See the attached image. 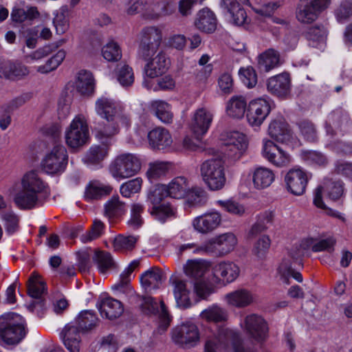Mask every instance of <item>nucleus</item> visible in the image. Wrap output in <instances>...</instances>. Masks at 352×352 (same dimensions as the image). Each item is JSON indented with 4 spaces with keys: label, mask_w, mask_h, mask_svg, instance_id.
Returning <instances> with one entry per match:
<instances>
[{
    "label": "nucleus",
    "mask_w": 352,
    "mask_h": 352,
    "mask_svg": "<svg viewBox=\"0 0 352 352\" xmlns=\"http://www.w3.org/2000/svg\"><path fill=\"white\" fill-rule=\"evenodd\" d=\"M95 111L106 120L94 126L95 136L100 142L111 144L113 137L118 133L120 124L128 126L129 120L121 112L120 104L113 98L101 96L95 102Z\"/></svg>",
    "instance_id": "obj_1"
},
{
    "label": "nucleus",
    "mask_w": 352,
    "mask_h": 352,
    "mask_svg": "<svg viewBox=\"0 0 352 352\" xmlns=\"http://www.w3.org/2000/svg\"><path fill=\"white\" fill-rule=\"evenodd\" d=\"M47 185L36 171L25 173L20 181L12 184L8 191L14 195V202L21 210H31L36 207L47 193Z\"/></svg>",
    "instance_id": "obj_2"
},
{
    "label": "nucleus",
    "mask_w": 352,
    "mask_h": 352,
    "mask_svg": "<svg viewBox=\"0 0 352 352\" xmlns=\"http://www.w3.org/2000/svg\"><path fill=\"white\" fill-rule=\"evenodd\" d=\"M206 338L204 352H258L255 342L245 343L239 332L229 328L221 327Z\"/></svg>",
    "instance_id": "obj_3"
},
{
    "label": "nucleus",
    "mask_w": 352,
    "mask_h": 352,
    "mask_svg": "<svg viewBox=\"0 0 352 352\" xmlns=\"http://www.w3.org/2000/svg\"><path fill=\"white\" fill-rule=\"evenodd\" d=\"M95 313L90 310L82 311L74 321L65 326L60 333V338L69 352H79L81 343L80 333H86L98 324Z\"/></svg>",
    "instance_id": "obj_4"
},
{
    "label": "nucleus",
    "mask_w": 352,
    "mask_h": 352,
    "mask_svg": "<svg viewBox=\"0 0 352 352\" xmlns=\"http://www.w3.org/2000/svg\"><path fill=\"white\" fill-rule=\"evenodd\" d=\"M25 335V322L21 315L12 312L0 316V341L9 345L16 344Z\"/></svg>",
    "instance_id": "obj_5"
},
{
    "label": "nucleus",
    "mask_w": 352,
    "mask_h": 352,
    "mask_svg": "<svg viewBox=\"0 0 352 352\" xmlns=\"http://www.w3.org/2000/svg\"><path fill=\"white\" fill-rule=\"evenodd\" d=\"M142 168L140 156L132 153L118 155L109 164V172L117 181L130 178L137 175Z\"/></svg>",
    "instance_id": "obj_6"
},
{
    "label": "nucleus",
    "mask_w": 352,
    "mask_h": 352,
    "mask_svg": "<svg viewBox=\"0 0 352 352\" xmlns=\"http://www.w3.org/2000/svg\"><path fill=\"white\" fill-rule=\"evenodd\" d=\"M225 157H212L202 162L200 174L203 181L211 190L222 189L226 182Z\"/></svg>",
    "instance_id": "obj_7"
},
{
    "label": "nucleus",
    "mask_w": 352,
    "mask_h": 352,
    "mask_svg": "<svg viewBox=\"0 0 352 352\" xmlns=\"http://www.w3.org/2000/svg\"><path fill=\"white\" fill-rule=\"evenodd\" d=\"M65 140L68 147L79 149L86 145L89 140L87 119L83 114L76 115L65 128Z\"/></svg>",
    "instance_id": "obj_8"
},
{
    "label": "nucleus",
    "mask_w": 352,
    "mask_h": 352,
    "mask_svg": "<svg viewBox=\"0 0 352 352\" xmlns=\"http://www.w3.org/2000/svg\"><path fill=\"white\" fill-rule=\"evenodd\" d=\"M162 41V30L154 25L142 29L139 36L138 54L141 58H148L158 51Z\"/></svg>",
    "instance_id": "obj_9"
},
{
    "label": "nucleus",
    "mask_w": 352,
    "mask_h": 352,
    "mask_svg": "<svg viewBox=\"0 0 352 352\" xmlns=\"http://www.w3.org/2000/svg\"><path fill=\"white\" fill-rule=\"evenodd\" d=\"M244 333L256 344H262L268 338L269 327L267 321L260 315L250 314L240 322Z\"/></svg>",
    "instance_id": "obj_10"
},
{
    "label": "nucleus",
    "mask_w": 352,
    "mask_h": 352,
    "mask_svg": "<svg viewBox=\"0 0 352 352\" xmlns=\"http://www.w3.org/2000/svg\"><path fill=\"white\" fill-rule=\"evenodd\" d=\"M330 3L331 0H300L296 11V19L301 23H311L329 7Z\"/></svg>",
    "instance_id": "obj_11"
},
{
    "label": "nucleus",
    "mask_w": 352,
    "mask_h": 352,
    "mask_svg": "<svg viewBox=\"0 0 352 352\" xmlns=\"http://www.w3.org/2000/svg\"><path fill=\"white\" fill-rule=\"evenodd\" d=\"M172 339L175 344L183 348L194 347L200 340L199 329L193 322H184L173 329Z\"/></svg>",
    "instance_id": "obj_12"
},
{
    "label": "nucleus",
    "mask_w": 352,
    "mask_h": 352,
    "mask_svg": "<svg viewBox=\"0 0 352 352\" xmlns=\"http://www.w3.org/2000/svg\"><path fill=\"white\" fill-rule=\"evenodd\" d=\"M67 164V150L63 145H56L47 153L42 160L41 166L48 174L63 172Z\"/></svg>",
    "instance_id": "obj_13"
},
{
    "label": "nucleus",
    "mask_w": 352,
    "mask_h": 352,
    "mask_svg": "<svg viewBox=\"0 0 352 352\" xmlns=\"http://www.w3.org/2000/svg\"><path fill=\"white\" fill-rule=\"evenodd\" d=\"M160 308L157 306V302L151 296H144L142 298V302L140 308L142 311L147 315L158 314L159 325L158 329L161 331H165L170 326L172 320V317L169 314L167 307H166L164 301H160Z\"/></svg>",
    "instance_id": "obj_14"
},
{
    "label": "nucleus",
    "mask_w": 352,
    "mask_h": 352,
    "mask_svg": "<svg viewBox=\"0 0 352 352\" xmlns=\"http://www.w3.org/2000/svg\"><path fill=\"white\" fill-rule=\"evenodd\" d=\"M262 155L274 166L282 168L288 166L292 162V156L274 142L263 140Z\"/></svg>",
    "instance_id": "obj_15"
},
{
    "label": "nucleus",
    "mask_w": 352,
    "mask_h": 352,
    "mask_svg": "<svg viewBox=\"0 0 352 352\" xmlns=\"http://www.w3.org/2000/svg\"><path fill=\"white\" fill-rule=\"evenodd\" d=\"M273 104L272 100L263 98L251 101L247 113L249 124L254 127L260 126L270 114Z\"/></svg>",
    "instance_id": "obj_16"
},
{
    "label": "nucleus",
    "mask_w": 352,
    "mask_h": 352,
    "mask_svg": "<svg viewBox=\"0 0 352 352\" xmlns=\"http://www.w3.org/2000/svg\"><path fill=\"white\" fill-rule=\"evenodd\" d=\"M349 127L348 113L341 109L333 111L326 121L327 134L331 138L336 135H342Z\"/></svg>",
    "instance_id": "obj_17"
},
{
    "label": "nucleus",
    "mask_w": 352,
    "mask_h": 352,
    "mask_svg": "<svg viewBox=\"0 0 352 352\" xmlns=\"http://www.w3.org/2000/svg\"><path fill=\"white\" fill-rule=\"evenodd\" d=\"M239 266L232 261H221L212 268V274L217 283L226 285L235 281L239 276Z\"/></svg>",
    "instance_id": "obj_18"
},
{
    "label": "nucleus",
    "mask_w": 352,
    "mask_h": 352,
    "mask_svg": "<svg viewBox=\"0 0 352 352\" xmlns=\"http://www.w3.org/2000/svg\"><path fill=\"white\" fill-rule=\"evenodd\" d=\"M323 191L327 193L331 199L337 200L343 195V183L341 181L327 179L324 183V186H320L315 190L314 193V205L318 208L325 209L326 206L322 197Z\"/></svg>",
    "instance_id": "obj_19"
},
{
    "label": "nucleus",
    "mask_w": 352,
    "mask_h": 352,
    "mask_svg": "<svg viewBox=\"0 0 352 352\" xmlns=\"http://www.w3.org/2000/svg\"><path fill=\"white\" fill-rule=\"evenodd\" d=\"M309 179L307 173L302 169L292 168L286 173L285 182L289 192L300 196L305 193Z\"/></svg>",
    "instance_id": "obj_20"
},
{
    "label": "nucleus",
    "mask_w": 352,
    "mask_h": 352,
    "mask_svg": "<svg viewBox=\"0 0 352 352\" xmlns=\"http://www.w3.org/2000/svg\"><path fill=\"white\" fill-rule=\"evenodd\" d=\"M224 144L225 148L222 152L225 153V155L234 160H238L246 149L248 142L243 134L238 131H233L228 133ZM224 157H226V156Z\"/></svg>",
    "instance_id": "obj_21"
},
{
    "label": "nucleus",
    "mask_w": 352,
    "mask_h": 352,
    "mask_svg": "<svg viewBox=\"0 0 352 352\" xmlns=\"http://www.w3.org/2000/svg\"><path fill=\"white\" fill-rule=\"evenodd\" d=\"M213 116V113L204 107L198 108L195 111L191 123V130L197 139H199L208 132L211 126Z\"/></svg>",
    "instance_id": "obj_22"
},
{
    "label": "nucleus",
    "mask_w": 352,
    "mask_h": 352,
    "mask_svg": "<svg viewBox=\"0 0 352 352\" xmlns=\"http://www.w3.org/2000/svg\"><path fill=\"white\" fill-rule=\"evenodd\" d=\"M146 62L144 72L147 77L154 78L164 74L170 65V60L163 51H160L155 56L142 58Z\"/></svg>",
    "instance_id": "obj_23"
},
{
    "label": "nucleus",
    "mask_w": 352,
    "mask_h": 352,
    "mask_svg": "<svg viewBox=\"0 0 352 352\" xmlns=\"http://www.w3.org/2000/svg\"><path fill=\"white\" fill-rule=\"evenodd\" d=\"M267 89L274 96L286 98L291 92V78L288 73L284 72L267 80Z\"/></svg>",
    "instance_id": "obj_24"
},
{
    "label": "nucleus",
    "mask_w": 352,
    "mask_h": 352,
    "mask_svg": "<svg viewBox=\"0 0 352 352\" xmlns=\"http://www.w3.org/2000/svg\"><path fill=\"white\" fill-rule=\"evenodd\" d=\"M169 282L173 287L177 306L183 309L190 308L192 306L190 297L191 292L186 283L176 275H172Z\"/></svg>",
    "instance_id": "obj_25"
},
{
    "label": "nucleus",
    "mask_w": 352,
    "mask_h": 352,
    "mask_svg": "<svg viewBox=\"0 0 352 352\" xmlns=\"http://www.w3.org/2000/svg\"><path fill=\"white\" fill-rule=\"evenodd\" d=\"M219 7L221 12L231 23L236 25L244 24L247 14L237 0H221Z\"/></svg>",
    "instance_id": "obj_26"
},
{
    "label": "nucleus",
    "mask_w": 352,
    "mask_h": 352,
    "mask_svg": "<svg viewBox=\"0 0 352 352\" xmlns=\"http://www.w3.org/2000/svg\"><path fill=\"white\" fill-rule=\"evenodd\" d=\"M221 222V214L217 211H210L195 217L192 224L198 232L208 234L218 228Z\"/></svg>",
    "instance_id": "obj_27"
},
{
    "label": "nucleus",
    "mask_w": 352,
    "mask_h": 352,
    "mask_svg": "<svg viewBox=\"0 0 352 352\" xmlns=\"http://www.w3.org/2000/svg\"><path fill=\"white\" fill-rule=\"evenodd\" d=\"M268 134L276 141L294 146L296 138L289 129L288 124L284 121L274 120L271 122L268 127Z\"/></svg>",
    "instance_id": "obj_28"
},
{
    "label": "nucleus",
    "mask_w": 352,
    "mask_h": 352,
    "mask_svg": "<svg viewBox=\"0 0 352 352\" xmlns=\"http://www.w3.org/2000/svg\"><path fill=\"white\" fill-rule=\"evenodd\" d=\"M226 304L230 307L242 309L250 306L255 300L254 294L249 289L240 288L224 296Z\"/></svg>",
    "instance_id": "obj_29"
},
{
    "label": "nucleus",
    "mask_w": 352,
    "mask_h": 352,
    "mask_svg": "<svg viewBox=\"0 0 352 352\" xmlns=\"http://www.w3.org/2000/svg\"><path fill=\"white\" fill-rule=\"evenodd\" d=\"M205 244H210V251L206 253H210L215 249L221 255H226L231 252L237 244V239L232 232H227L220 234L211 239Z\"/></svg>",
    "instance_id": "obj_30"
},
{
    "label": "nucleus",
    "mask_w": 352,
    "mask_h": 352,
    "mask_svg": "<svg viewBox=\"0 0 352 352\" xmlns=\"http://www.w3.org/2000/svg\"><path fill=\"white\" fill-rule=\"evenodd\" d=\"M149 146L153 149L163 150L170 147L173 138L169 131L164 127H156L148 133Z\"/></svg>",
    "instance_id": "obj_31"
},
{
    "label": "nucleus",
    "mask_w": 352,
    "mask_h": 352,
    "mask_svg": "<svg viewBox=\"0 0 352 352\" xmlns=\"http://www.w3.org/2000/svg\"><path fill=\"white\" fill-rule=\"evenodd\" d=\"M254 187L257 190L268 188L275 180V173L273 170L265 166H256L252 172Z\"/></svg>",
    "instance_id": "obj_32"
},
{
    "label": "nucleus",
    "mask_w": 352,
    "mask_h": 352,
    "mask_svg": "<svg viewBox=\"0 0 352 352\" xmlns=\"http://www.w3.org/2000/svg\"><path fill=\"white\" fill-rule=\"evenodd\" d=\"M29 74L28 68L21 64L5 61L0 64V77L10 80H19Z\"/></svg>",
    "instance_id": "obj_33"
},
{
    "label": "nucleus",
    "mask_w": 352,
    "mask_h": 352,
    "mask_svg": "<svg viewBox=\"0 0 352 352\" xmlns=\"http://www.w3.org/2000/svg\"><path fill=\"white\" fill-rule=\"evenodd\" d=\"M112 190L113 188L110 184L94 179L86 186L84 197L87 201L100 199L110 195Z\"/></svg>",
    "instance_id": "obj_34"
},
{
    "label": "nucleus",
    "mask_w": 352,
    "mask_h": 352,
    "mask_svg": "<svg viewBox=\"0 0 352 352\" xmlns=\"http://www.w3.org/2000/svg\"><path fill=\"white\" fill-rule=\"evenodd\" d=\"M281 64L280 53L273 48L266 50L257 58V65L261 72H268Z\"/></svg>",
    "instance_id": "obj_35"
},
{
    "label": "nucleus",
    "mask_w": 352,
    "mask_h": 352,
    "mask_svg": "<svg viewBox=\"0 0 352 352\" xmlns=\"http://www.w3.org/2000/svg\"><path fill=\"white\" fill-rule=\"evenodd\" d=\"M97 307L100 315L110 320L119 317L124 310L122 303L111 297L102 299Z\"/></svg>",
    "instance_id": "obj_36"
},
{
    "label": "nucleus",
    "mask_w": 352,
    "mask_h": 352,
    "mask_svg": "<svg viewBox=\"0 0 352 352\" xmlns=\"http://www.w3.org/2000/svg\"><path fill=\"white\" fill-rule=\"evenodd\" d=\"M75 87L82 95L91 94L95 89V80L93 74L87 70L79 71L76 77Z\"/></svg>",
    "instance_id": "obj_37"
},
{
    "label": "nucleus",
    "mask_w": 352,
    "mask_h": 352,
    "mask_svg": "<svg viewBox=\"0 0 352 352\" xmlns=\"http://www.w3.org/2000/svg\"><path fill=\"white\" fill-rule=\"evenodd\" d=\"M195 25L203 32L208 33L214 32L217 27L214 14L208 8L202 9L197 13Z\"/></svg>",
    "instance_id": "obj_38"
},
{
    "label": "nucleus",
    "mask_w": 352,
    "mask_h": 352,
    "mask_svg": "<svg viewBox=\"0 0 352 352\" xmlns=\"http://www.w3.org/2000/svg\"><path fill=\"white\" fill-rule=\"evenodd\" d=\"M126 205L118 195H114L104 204V215L109 219L121 217L126 212Z\"/></svg>",
    "instance_id": "obj_39"
},
{
    "label": "nucleus",
    "mask_w": 352,
    "mask_h": 352,
    "mask_svg": "<svg viewBox=\"0 0 352 352\" xmlns=\"http://www.w3.org/2000/svg\"><path fill=\"white\" fill-rule=\"evenodd\" d=\"M102 144L103 146L93 145L87 151L83 162L88 166L99 164L108 155V146L111 144Z\"/></svg>",
    "instance_id": "obj_40"
},
{
    "label": "nucleus",
    "mask_w": 352,
    "mask_h": 352,
    "mask_svg": "<svg viewBox=\"0 0 352 352\" xmlns=\"http://www.w3.org/2000/svg\"><path fill=\"white\" fill-rule=\"evenodd\" d=\"M189 182L184 177L174 178L166 186L167 192L170 197L180 199L185 197L189 190Z\"/></svg>",
    "instance_id": "obj_41"
},
{
    "label": "nucleus",
    "mask_w": 352,
    "mask_h": 352,
    "mask_svg": "<svg viewBox=\"0 0 352 352\" xmlns=\"http://www.w3.org/2000/svg\"><path fill=\"white\" fill-rule=\"evenodd\" d=\"M10 16L12 20L16 23L27 22L31 25L34 19L40 16V13L36 7H29L26 10L23 8H14Z\"/></svg>",
    "instance_id": "obj_42"
},
{
    "label": "nucleus",
    "mask_w": 352,
    "mask_h": 352,
    "mask_svg": "<svg viewBox=\"0 0 352 352\" xmlns=\"http://www.w3.org/2000/svg\"><path fill=\"white\" fill-rule=\"evenodd\" d=\"M142 287L146 290L157 289L162 282V272L158 268H151L140 277Z\"/></svg>",
    "instance_id": "obj_43"
},
{
    "label": "nucleus",
    "mask_w": 352,
    "mask_h": 352,
    "mask_svg": "<svg viewBox=\"0 0 352 352\" xmlns=\"http://www.w3.org/2000/svg\"><path fill=\"white\" fill-rule=\"evenodd\" d=\"M150 213L156 220L164 223L176 217V208L170 203L166 201L157 206L151 207Z\"/></svg>",
    "instance_id": "obj_44"
},
{
    "label": "nucleus",
    "mask_w": 352,
    "mask_h": 352,
    "mask_svg": "<svg viewBox=\"0 0 352 352\" xmlns=\"http://www.w3.org/2000/svg\"><path fill=\"white\" fill-rule=\"evenodd\" d=\"M246 107L247 102L243 96H233L227 103L226 113L230 117L241 118L244 116Z\"/></svg>",
    "instance_id": "obj_45"
},
{
    "label": "nucleus",
    "mask_w": 352,
    "mask_h": 352,
    "mask_svg": "<svg viewBox=\"0 0 352 352\" xmlns=\"http://www.w3.org/2000/svg\"><path fill=\"white\" fill-rule=\"evenodd\" d=\"M274 214L272 211H265L257 217L256 223L252 226L249 236L254 237L259 233L265 231L273 223Z\"/></svg>",
    "instance_id": "obj_46"
},
{
    "label": "nucleus",
    "mask_w": 352,
    "mask_h": 352,
    "mask_svg": "<svg viewBox=\"0 0 352 352\" xmlns=\"http://www.w3.org/2000/svg\"><path fill=\"white\" fill-rule=\"evenodd\" d=\"M200 317L207 322H221L227 320L228 312L224 308L212 305L204 309L200 314Z\"/></svg>",
    "instance_id": "obj_47"
},
{
    "label": "nucleus",
    "mask_w": 352,
    "mask_h": 352,
    "mask_svg": "<svg viewBox=\"0 0 352 352\" xmlns=\"http://www.w3.org/2000/svg\"><path fill=\"white\" fill-rule=\"evenodd\" d=\"M151 108L161 122L165 124L172 122L173 114L170 104L167 102L163 100H155L151 102Z\"/></svg>",
    "instance_id": "obj_48"
},
{
    "label": "nucleus",
    "mask_w": 352,
    "mask_h": 352,
    "mask_svg": "<svg viewBox=\"0 0 352 352\" xmlns=\"http://www.w3.org/2000/svg\"><path fill=\"white\" fill-rule=\"evenodd\" d=\"M167 190L166 186L163 184H157L151 187L147 192L146 202L151 207L166 202V199L169 196Z\"/></svg>",
    "instance_id": "obj_49"
},
{
    "label": "nucleus",
    "mask_w": 352,
    "mask_h": 352,
    "mask_svg": "<svg viewBox=\"0 0 352 352\" xmlns=\"http://www.w3.org/2000/svg\"><path fill=\"white\" fill-rule=\"evenodd\" d=\"M209 264L204 260H189L184 266L185 274L190 277L198 279L208 270Z\"/></svg>",
    "instance_id": "obj_50"
},
{
    "label": "nucleus",
    "mask_w": 352,
    "mask_h": 352,
    "mask_svg": "<svg viewBox=\"0 0 352 352\" xmlns=\"http://www.w3.org/2000/svg\"><path fill=\"white\" fill-rule=\"evenodd\" d=\"M309 45L313 47L322 48L327 38V31L323 27L314 26L305 34Z\"/></svg>",
    "instance_id": "obj_51"
},
{
    "label": "nucleus",
    "mask_w": 352,
    "mask_h": 352,
    "mask_svg": "<svg viewBox=\"0 0 352 352\" xmlns=\"http://www.w3.org/2000/svg\"><path fill=\"white\" fill-rule=\"evenodd\" d=\"M93 261L97 265L99 272L102 274H104L108 270H112L116 267V262L111 254L108 252H96Z\"/></svg>",
    "instance_id": "obj_52"
},
{
    "label": "nucleus",
    "mask_w": 352,
    "mask_h": 352,
    "mask_svg": "<svg viewBox=\"0 0 352 352\" xmlns=\"http://www.w3.org/2000/svg\"><path fill=\"white\" fill-rule=\"evenodd\" d=\"M46 290L45 283L40 276L33 272L28 281V294L34 298H39Z\"/></svg>",
    "instance_id": "obj_53"
},
{
    "label": "nucleus",
    "mask_w": 352,
    "mask_h": 352,
    "mask_svg": "<svg viewBox=\"0 0 352 352\" xmlns=\"http://www.w3.org/2000/svg\"><path fill=\"white\" fill-rule=\"evenodd\" d=\"M69 10L67 6L60 7L56 11L53 19V23L57 34H63L68 29L69 25Z\"/></svg>",
    "instance_id": "obj_54"
},
{
    "label": "nucleus",
    "mask_w": 352,
    "mask_h": 352,
    "mask_svg": "<svg viewBox=\"0 0 352 352\" xmlns=\"http://www.w3.org/2000/svg\"><path fill=\"white\" fill-rule=\"evenodd\" d=\"M102 57L109 62H117L122 58V50L120 45L111 40L106 43L101 50Z\"/></svg>",
    "instance_id": "obj_55"
},
{
    "label": "nucleus",
    "mask_w": 352,
    "mask_h": 352,
    "mask_svg": "<svg viewBox=\"0 0 352 352\" xmlns=\"http://www.w3.org/2000/svg\"><path fill=\"white\" fill-rule=\"evenodd\" d=\"M1 218L3 223L6 232L8 234H12L19 228V217L14 211L8 210L1 213Z\"/></svg>",
    "instance_id": "obj_56"
},
{
    "label": "nucleus",
    "mask_w": 352,
    "mask_h": 352,
    "mask_svg": "<svg viewBox=\"0 0 352 352\" xmlns=\"http://www.w3.org/2000/svg\"><path fill=\"white\" fill-rule=\"evenodd\" d=\"M138 240L135 236L118 235L113 241L114 249L120 252H127L132 250Z\"/></svg>",
    "instance_id": "obj_57"
},
{
    "label": "nucleus",
    "mask_w": 352,
    "mask_h": 352,
    "mask_svg": "<svg viewBox=\"0 0 352 352\" xmlns=\"http://www.w3.org/2000/svg\"><path fill=\"white\" fill-rule=\"evenodd\" d=\"M144 211V206L139 203H134L131 206L130 219L127 221L129 227L133 230L138 229L143 223L144 220L142 214Z\"/></svg>",
    "instance_id": "obj_58"
},
{
    "label": "nucleus",
    "mask_w": 352,
    "mask_h": 352,
    "mask_svg": "<svg viewBox=\"0 0 352 352\" xmlns=\"http://www.w3.org/2000/svg\"><path fill=\"white\" fill-rule=\"evenodd\" d=\"M142 182L143 181L141 177L130 179L121 184L120 192L124 197L129 198L133 194L138 193L141 190Z\"/></svg>",
    "instance_id": "obj_59"
},
{
    "label": "nucleus",
    "mask_w": 352,
    "mask_h": 352,
    "mask_svg": "<svg viewBox=\"0 0 352 352\" xmlns=\"http://www.w3.org/2000/svg\"><path fill=\"white\" fill-rule=\"evenodd\" d=\"M139 264L140 262L138 260H134L131 262L128 267L120 274L119 282L113 285L112 289L122 291L124 288L127 287L130 282V276L134 270L138 267Z\"/></svg>",
    "instance_id": "obj_60"
},
{
    "label": "nucleus",
    "mask_w": 352,
    "mask_h": 352,
    "mask_svg": "<svg viewBox=\"0 0 352 352\" xmlns=\"http://www.w3.org/2000/svg\"><path fill=\"white\" fill-rule=\"evenodd\" d=\"M118 80L122 86H129L134 81L133 69L128 65L121 63L117 65Z\"/></svg>",
    "instance_id": "obj_61"
},
{
    "label": "nucleus",
    "mask_w": 352,
    "mask_h": 352,
    "mask_svg": "<svg viewBox=\"0 0 352 352\" xmlns=\"http://www.w3.org/2000/svg\"><path fill=\"white\" fill-rule=\"evenodd\" d=\"M104 229V224L99 219H95L90 230L86 232L80 236L82 243H88L100 237Z\"/></svg>",
    "instance_id": "obj_62"
},
{
    "label": "nucleus",
    "mask_w": 352,
    "mask_h": 352,
    "mask_svg": "<svg viewBox=\"0 0 352 352\" xmlns=\"http://www.w3.org/2000/svg\"><path fill=\"white\" fill-rule=\"evenodd\" d=\"M66 53L63 50H59L50 58L45 65L39 66L37 71L42 74L48 73L56 69L65 58Z\"/></svg>",
    "instance_id": "obj_63"
},
{
    "label": "nucleus",
    "mask_w": 352,
    "mask_h": 352,
    "mask_svg": "<svg viewBox=\"0 0 352 352\" xmlns=\"http://www.w3.org/2000/svg\"><path fill=\"white\" fill-rule=\"evenodd\" d=\"M66 53L63 50H59L50 58L45 65L39 66L37 71L42 74L48 73L56 69L65 58Z\"/></svg>",
    "instance_id": "obj_64"
}]
</instances>
